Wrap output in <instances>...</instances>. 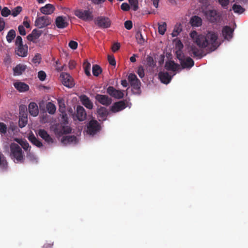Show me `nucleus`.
Segmentation results:
<instances>
[{"instance_id":"obj_27","label":"nucleus","mask_w":248,"mask_h":248,"mask_svg":"<svg viewBox=\"0 0 248 248\" xmlns=\"http://www.w3.org/2000/svg\"><path fill=\"white\" fill-rule=\"evenodd\" d=\"M190 23L192 26L200 27L202 25V20L197 16H194L190 19Z\"/></svg>"},{"instance_id":"obj_54","label":"nucleus","mask_w":248,"mask_h":248,"mask_svg":"<svg viewBox=\"0 0 248 248\" xmlns=\"http://www.w3.org/2000/svg\"><path fill=\"white\" fill-rule=\"evenodd\" d=\"M182 31V29L179 27H175L171 35L173 37H176L178 35L179 33Z\"/></svg>"},{"instance_id":"obj_12","label":"nucleus","mask_w":248,"mask_h":248,"mask_svg":"<svg viewBox=\"0 0 248 248\" xmlns=\"http://www.w3.org/2000/svg\"><path fill=\"white\" fill-rule=\"evenodd\" d=\"M95 98L99 103L106 106H108L112 102L111 98L106 95L97 94Z\"/></svg>"},{"instance_id":"obj_18","label":"nucleus","mask_w":248,"mask_h":248,"mask_svg":"<svg viewBox=\"0 0 248 248\" xmlns=\"http://www.w3.org/2000/svg\"><path fill=\"white\" fill-rule=\"evenodd\" d=\"M233 32V30L228 26H224L222 30V35L224 39L227 40H230L232 38Z\"/></svg>"},{"instance_id":"obj_7","label":"nucleus","mask_w":248,"mask_h":248,"mask_svg":"<svg viewBox=\"0 0 248 248\" xmlns=\"http://www.w3.org/2000/svg\"><path fill=\"white\" fill-rule=\"evenodd\" d=\"M101 129V126L99 123L95 120H91L87 125V132L89 135H93L98 132Z\"/></svg>"},{"instance_id":"obj_58","label":"nucleus","mask_w":248,"mask_h":248,"mask_svg":"<svg viewBox=\"0 0 248 248\" xmlns=\"http://www.w3.org/2000/svg\"><path fill=\"white\" fill-rule=\"evenodd\" d=\"M120 47V44L119 43H114L111 47L113 52H115L119 49Z\"/></svg>"},{"instance_id":"obj_17","label":"nucleus","mask_w":248,"mask_h":248,"mask_svg":"<svg viewBox=\"0 0 248 248\" xmlns=\"http://www.w3.org/2000/svg\"><path fill=\"white\" fill-rule=\"evenodd\" d=\"M182 67L183 69H190L194 64V61L189 57L185 58L180 62Z\"/></svg>"},{"instance_id":"obj_33","label":"nucleus","mask_w":248,"mask_h":248,"mask_svg":"<svg viewBox=\"0 0 248 248\" xmlns=\"http://www.w3.org/2000/svg\"><path fill=\"white\" fill-rule=\"evenodd\" d=\"M15 140L22 147V148L25 150H28L29 148H31L29 146V144L26 140H19L18 139H16Z\"/></svg>"},{"instance_id":"obj_2","label":"nucleus","mask_w":248,"mask_h":248,"mask_svg":"<svg viewBox=\"0 0 248 248\" xmlns=\"http://www.w3.org/2000/svg\"><path fill=\"white\" fill-rule=\"evenodd\" d=\"M10 157L16 163L22 162L24 155L22 149L16 143H12L10 145Z\"/></svg>"},{"instance_id":"obj_55","label":"nucleus","mask_w":248,"mask_h":248,"mask_svg":"<svg viewBox=\"0 0 248 248\" xmlns=\"http://www.w3.org/2000/svg\"><path fill=\"white\" fill-rule=\"evenodd\" d=\"M78 43L74 41H70L69 43V46L72 49H76L78 47Z\"/></svg>"},{"instance_id":"obj_19","label":"nucleus","mask_w":248,"mask_h":248,"mask_svg":"<svg viewBox=\"0 0 248 248\" xmlns=\"http://www.w3.org/2000/svg\"><path fill=\"white\" fill-rule=\"evenodd\" d=\"M55 24L57 27L59 29L65 28L68 25V23L66 20V17L61 16L56 18Z\"/></svg>"},{"instance_id":"obj_47","label":"nucleus","mask_w":248,"mask_h":248,"mask_svg":"<svg viewBox=\"0 0 248 248\" xmlns=\"http://www.w3.org/2000/svg\"><path fill=\"white\" fill-rule=\"evenodd\" d=\"M27 117L19 118L18 124H19V126L20 128L24 127L27 124Z\"/></svg>"},{"instance_id":"obj_57","label":"nucleus","mask_w":248,"mask_h":248,"mask_svg":"<svg viewBox=\"0 0 248 248\" xmlns=\"http://www.w3.org/2000/svg\"><path fill=\"white\" fill-rule=\"evenodd\" d=\"M121 8L124 11H128L130 9V6L127 3H123L121 5Z\"/></svg>"},{"instance_id":"obj_59","label":"nucleus","mask_w":248,"mask_h":248,"mask_svg":"<svg viewBox=\"0 0 248 248\" xmlns=\"http://www.w3.org/2000/svg\"><path fill=\"white\" fill-rule=\"evenodd\" d=\"M15 43L16 45L18 46H23L22 37L20 36H17Z\"/></svg>"},{"instance_id":"obj_6","label":"nucleus","mask_w":248,"mask_h":248,"mask_svg":"<svg viewBox=\"0 0 248 248\" xmlns=\"http://www.w3.org/2000/svg\"><path fill=\"white\" fill-rule=\"evenodd\" d=\"M204 14L206 18L212 23L217 22L220 20V16L217 10H206L204 12Z\"/></svg>"},{"instance_id":"obj_48","label":"nucleus","mask_w":248,"mask_h":248,"mask_svg":"<svg viewBox=\"0 0 248 248\" xmlns=\"http://www.w3.org/2000/svg\"><path fill=\"white\" fill-rule=\"evenodd\" d=\"M41 57L40 54H36L32 59V62L36 64H39L40 62Z\"/></svg>"},{"instance_id":"obj_1","label":"nucleus","mask_w":248,"mask_h":248,"mask_svg":"<svg viewBox=\"0 0 248 248\" xmlns=\"http://www.w3.org/2000/svg\"><path fill=\"white\" fill-rule=\"evenodd\" d=\"M194 42L201 48L208 47L211 51H214L219 46L217 40L218 34L214 31H208L206 35H198L196 31L190 33Z\"/></svg>"},{"instance_id":"obj_35","label":"nucleus","mask_w":248,"mask_h":248,"mask_svg":"<svg viewBox=\"0 0 248 248\" xmlns=\"http://www.w3.org/2000/svg\"><path fill=\"white\" fill-rule=\"evenodd\" d=\"M83 68L84 69V72H85V74L88 77L90 76L91 75V73H90V68H91L90 63L89 62L87 61V60H86L83 63Z\"/></svg>"},{"instance_id":"obj_4","label":"nucleus","mask_w":248,"mask_h":248,"mask_svg":"<svg viewBox=\"0 0 248 248\" xmlns=\"http://www.w3.org/2000/svg\"><path fill=\"white\" fill-rule=\"evenodd\" d=\"M74 14L78 18L85 21H90L93 19V12L90 10L77 9L75 11Z\"/></svg>"},{"instance_id":"obj_3","label":"nucleus","mask_w":248,"mask_h":248,"mask_svg":"<svg viewBox=\"0 0 248 248\" xmlns=\"http://www.w3.org/2000/svg\"><path fill=\"white\" fill-rule=\"evenodd\" d=\"M94 23L99 28L108 29L111 25V21L110 18L105 16H98L94 19Z\"/></svg>"},{"instance_id":"obj_64","label":"nucleus","mask_w":248,"mask_h":248,"mask_svg":"<svg viewBox=\"0 0 248 248\" xmlns=\"http://www.w3.org/2000/svg\"><path fill=\"white\" fill-rule=\"evenodd\" d=\"M76 65V63L74 61H70L69 62V67L71 69H74Z\"/></svg>"},{"instance_id":"obj_9","label":"nucleus","mask_w":248,"mask_h":248,"mask_svg":"<svg viewBox=\"0 0 248 248\" xmlns=\"http://www.w3.org/2000/svg\"><path fill=\"white\" fill-rule=\"evenodd\" d=\"M51 24V20L46 16H43L36 18L35 22V25L39 28H43L46 27Z\"/></svg>"},{"instance_id":"obj_5","label":"nucleus","mask_w":248,"mask_h":248,"mask_svg":"<svg viewBox=\"0 0 248 248\" xmlns=\"http://www.w3.org/2000/svg\"><path fill=\"white\" fill-rule=\"evenodd\" d=\"M71 128L66 125V124H56L54 127V132L57 136L61 137L64 134H67L71 133Z\"/></svg>"},{"instance_id":"obj_15","label":"nucleus","mask_w":248,"mask_h":248,"mask_svg":"<svg viewBox=\"0 0 248 248\" xmlns=\"http://www.w3.org/2000/svg\"><path fill=\"white\" fill-rule=\"evenodd\" d=\"M97 113L99 121H105L108 115V111L106 108L100 106L97 108Z\"/></svg>"},{"instance_id":"obj_28","label":"nucleus","mask_w":248,"mask_h":248,"mask_svg":"<svg viewBox=\"0 0 248 248\" xmlns=\"http://www.w3.org/2000/svg\"><path fill=\"white\" fill-rule=\"evenodd\" d=\"M165 67L168 70L175 71L178 67V65L173 61H168L166 62Z\"/></svg>"},{"instance_id":"obj_41","label":"nucleus","mask_w":248,"mask_h":248,"mask_svg":"<svg viewBox=\"0 0 248 248\" xmlns=\"http://www.w3.org/2000/svg\"><path fill=\"white\" fill-rule=\"evenodd\" d=\"M0 166L3 169H6L7 167L6 158L1 154H0Z\"/></svg>"},{"instance_id":"obj_8","label":"nucleus","mask_w":248,"mask_h":248,"mask_svg":"<svg viewBox=\"0 0 248 248\" xmlns=\"http://www.w3.org/2000/svg\"><path fill=\"white\" fill-rule=\"evenodd\" d=\"M60 78L62 84L66 87L71 88L75 85V83L72 77L66 73H62L60 75Z\"/></svg>"},{"instance_id":"obj_24","label":"nucleus","mask_w":248,"mask_h":248,"mask_svg":"<svg viewBox=\"0 0 248 248\" xmlns=\"http://www.w3.org/2000/svg\"><path fill=\"white\" fill-rule=\"evenodd\" d=\"M159 77L161 81L166 84L169 83L171 79V77L168 72H159Z\"/></svg>"},{"instance_id":"obj_20","label":"nucleus","mask_w":248,"mask_h":248,"mask_svg":"<svg viewBox=\"0 0 248 248\" xmlns=\"http://www.w3.org/2000/svg\"><path fill=\"white\" fill-rule=\"evenodd\" d=\"M86 115L87 114L84 108L80 106H78L76 114L78 119L80 121H84L86 118Z\"/></svg>"},{"instance_id":"obj_60","label":"nucleus","mask_w":248,"mask_h":248,"mask_svg":"<svg viewBox=\"0 0 248 248\" xmlns=\"http://www.w3.org/2000/svg\"><path fill=\"white\" fill-rule=\"evenodd\" d=\"M18 30L19 33L21 35H26V31L25 30V28L22 25H19L18 27Z\"/></svg>"},{"instance_id":"obj_26","label":"nucleus","mask_w":248,"mask_h":248,"mask_svg":"<svg viewBox=\"0 0 248 248\" xmlns=\"http://www.w3.org/2000/svg\"><path fill=\"white\" fill-rule=\"evenodd\" d=\"M81 101L82 104L87 108L91 109L93 108V104L90 98L86 95H83L81 96Z\"/></svg>"},{"instance_id":"obj_22","label":"nucleus","mask_w":248,"mask_h":248,"mask_svg":"<svg viewBox=\"0 0 248 248\" xmlns=\"http://www.w3.org/2000/svg\"><path fill=\"white\" fill-rule=\"evenodd\" d=\"M55 8L54 6L51 4H46L45 6L40 8L41 12L45 15H50L52 14Z\"/></svg>"},{"instance_id":"obj_30","label":"nucleus","mask_w":248,"mask_h":248,"mask_svg":"<svg viewBox=\"0 0 248 248\" xmlns=\"http://www.w3.org/2000/svg\"><path fill=\"white\" fill-rule=\"evenodd\" d=\"M29 140L33 145H35L37 147L40 148L43 146L42 143L39 140L33 135H30L29 137Z\"/></svg>"},{"instance_id":"obj_25","label":"nucleus","mask_w":248,"mask_h":248,"mask_svg":"<svg viewBox=\"0 0 248 248\" xmlns=\"http://www.w3.org/2000/svg\"><path fill=\"white\" fill-rule=\"evenodd\" d=\"M29 112L33 116H36L39 113L37 105L34 102H31L29 105Z\"/></svg>"},{"instance_id":"obj_52","label":"nucleus","mask_w":248,"mask_h":248,"mask_svg":"<svg viewBox=\"0 0 248 248\" xmlns=\"http://www.w3.org/2000/svg\"><path fill=\"white\" fill-rule=\"evenodd\" d=\"M137 73L140 78H142L144 76V70L142 66L138 67Z\"/></svg>"},{"instance_id":"obj_40","label":"nucleus","mask_w":248,"mask_h":248,"mask_svg":"<svg viewBox=\"0 0 248 248\" xmlns=\"http://www.w3.org/2000/svg\"><path fill=\"white\" fill-rule=\"evenodd\" d=\"M136 38L139 44L143 45L145 42V39L143 37L141 32H137L136 34Z\"/></svg>"},{"instance_id":"obj_23","label":"nucleus","mask_w":248,"mask_h":248,"mask_svg":"<svg viewBox=\"0 0 248 248\" xmlns=\"http://www.w3.org/2000/svg\"><path fill=\"white\" fill-rule=\"evenodd\" d=\"M15 88L20 92H24L29 90V86L22 82H16L14 83Z\"/></svg>"},{"instance_id":"obj_11","label":"nucleus","mask_w":248,"mask_h":248,"mask_svg":"<svg viewBox=\"0 0 248 248\" xmlns=\"http://www.w3.org/2000/svg\"><path fill=\"white\" fill-rule=\"evenodd\" d=\"M126 100H122L116 102L111 106L110 110L114 113H116L123 110L127 107Z\"/></svg>"},{"instance_id":"obj_45","label":"nucleus","mask_w":248,"mask_h":248,"mask_svg":"<svg viewBox=\"0 0 248 248\" xmlns=\"http://www.w3.org/2000/svg\"><path fill=\"white\" fill-rule=\"evenodd\" d=\"M7 127L6 125L2 123H0V134L2 135H5L7 133Z\"/></svg>"},{"instance_id":"obj_39","label":"nucleus","mask_w":248,"mask_h":248,"mask_svg":"<svg viewBox=\"0 0 248 248\" xmlns=\"http://www.w3.org/2000/svg\"><path fill=\"white\" fill-rule=\"evenodd\" d=\"M146 61L147 65L151 67H154L156 65V62L154 61V58L150 56H148L146 57Z\"/></svg>"},{"instance_id":"obj_46","label":"nucleus","mask_w":248,"mask_h":248,"mask_svg":"<svg viewBox=\"0 0 248 248\" xmlns=\"http://www.w3.org/2000/svg\"><path fill=\"white\" fill-rule=\"evenodd\" d=\"M1 15L3 17H7L11 15V11L7 7H4L1 11Z\"/></svg>"},{"instance_id":"obj_49","label":"nucleus","mask_w":248,"mask_h":248,"mask_svg":"<svg viewBox=\"0 0 248 248\" xmlns=\"http://www.w3.org/2000/svg\"><path fill=\"white\" fill-rule=\"evenodd\" d=\"M108 60L109 62V63L112 65V66H115L116 65V61L115 59L114 58V57L112 55H108Z\"/></svg>"},{"instance_id":"obj_62","label":"nucleus","mask_w":248,"mask_h":248,"mask_svg":"<svg viewBox=\"0 0 248 248\" xmlns=\"http://www.w3.org/2000/svg\"><path fill=\"white\" fill-rule=\"evenodd\" d=\"M5 22L3 18L0 17V31H1L4 29Z\"/></svg>"},{"instance_id":"obj_61","label":"nucleus","mask_w":248,"mask_h":248,"mask_svg":"<svg viewBox=\"0 0 248 248\" xmlns=\"http://www.w3.org/2000/svg\"><path fill=\"white\" fill-rule=\"evenodd\" d=\"M183 44L180 40H178L176 43V48L177 50H182L183 48Z\"/></svg>"},{"instance_id":"obj_21","label":"nucleus","mask_w":248,"mask_h":248,"mask_svg":"<svg viewBox=\"0 0 248 248\" xmlns=\"http://www.w3.org/2000/svg\"><path fill=\"white\" fill-rule=\"evenodd\" d=\"M61 142L64 145L68 144L74 143L76 144L77 142V138L76 136H65L63 137L61 140Z\"/></svg>"},{"instance_id":"obj_31","label":"nucleus","mask_w":248,"mask_h":248,"mask_svg":"<svg viewBox=\"0 0 248 248\" xmlns=\"http://www.w3.org/2000/svg\"><path fill=\"white\" fill-rule=\"evenodd\" d=\"M16 53L19 56L25 57L27 55V49L23 46H18V48L16 50Z\"/></svg>"},{"instance_id":"obj_13","label":"nucleus","mask_w":248,"mask_h":248,"mask_svg":"<svg viewBox=\"0 0 248 248\" xmlns=\"http://www.w3.org/2000/svg\"><path fill=\"white\" fill-rule=\"evenodd\" d=\"M107 92L110 96L117 99H121L124 95L122 91L116 90L112 86H109L107 90Z\"/></svg>"},{"instance_id":"obj_16","label":"nucleus","mask_w":248,"mask_h":248,"mask_svg":"<svg viewBox=\"0 0 248 248\" xmlns=\"http://www.w3.org/2000/svg\"><path fill=\"white\" fill-rule=\"evenodd\" d=\"M38 135L45 140L47 143H52L54 141L53 139L47 133L45 129H39L38 131Z\"/></svg>"},{"instance_id":"obj_32","label":"nucleus","mask_w":248,"mask_h":248,"mask_svg":"<svg viewBox=\"0 0 248 248\" xmlns=\"http://www.w3.org/2000/svg\"><path fill=\"white\" fill-rule=\"evenodd\" d=\"M46 109L49 114H53L55 113L56 111V106L53 103L51 102H48L46 105Z\"/></svg>"},{"instance_id":"obj_63","label":"nucleus","mask_w":248,"mask_h":248,"mask_svg":"<svg viewBox=\"0 0 248 248\" xmlns=\"http://www.w3.org/2000/svg\"><path fill=\"white\" fill-rule=\"evenodd\" d=\"M219 4L223 7H226L229 4V0H218Z\"/></svg>"},{"instance_id":"obj_36","label":"nucleus","mask_w":248,"mask_h":248,"mask_svg":"<svg viewBox=\"0 0 248 248\" xmlns=\"http://www.w3.org/2000/svg\"><path fill=\"white\" fill-rule=\"evenodd\" d=\"M167 29V24L165 22L158 23V32L161 35L165 34Z\"/></svg>"},{"instance_id":"obj_44","label":"nucleus","mask_w":248,"mask_h":248,"mask_svg":"<svg viewBox=\"0 0 248 248\" xmlns=\"http://www.w3.org/2000/svg\"><path fill=\"white\" fill-rule=\"evenodd\" d=\"M129 3L132 7L134 11H136L139 9V3L138 0H128Z\"/></svg>"},{"instance_id":"obj_10","label":"nucleus","mask_w":248,"mask_h":248,"mask_svg":"<svg viewBox=\"0 0 248 248\" xmlns=\"http://www.w3.org/2000/svg\"><path fill=\"white\" fill-rule=\"evenodd\" d=\"M187 49L188 53L191 57L201 59L203 56L202 51L200 50L194 45L190 46Z\"/></svg>"},{"instance_id":"obj_37","label":"nucleus","mask_w":248,"mask_h":248,"mask_svg":"<svg viewBox=\"0 0 248 248\" xmlns=\"http://www.w3.org/2000/svg\"><path fill=\"white\" fill-rule=\"evenodd\" d=\"M92 71L93 75L95 77H97L102 72V69L99 65L95 64L93 65Z\"/></svg>"},{"instance_id":"obj_42","label":"nucleus","mask_w":248,"mask_h":248,"mask_svg":"<svg viewBox=\"0 0 248 248\" xmlns=\"http://www.w3.org/2000/svg\"><path fill=\"white\" fill-rule=\"evenodd\" d=\"M22 11V7L18 6L13 9H12L11 11V15L13 16L14 17H16L17 16H18L21 12Z\"/></svg>"},{"instance_id":"obj_14","label":"nucleus","mask_w":248,"mask_h":248,"mask_svg":"<svg viewBox=\"0 0 248 248\" xmlns=\"http://www.w3.org/2000/svg\"><path fill=\"white\" fill-rule=\"evenodd\" d=\"M42 32V31L35 29L32 30L31 33L27 36V39L30 41L36 43V40L40 37Z\"/></svg>"},{"instance_id":"obj_56","label":"nucleus","mask_w":248,"mask_h":248,"mask_svg":"<svg viewBox=\"0 0 248 248\" xmlns=\"http://www.w3.org/2000/svg\"><path fill=\"white\" fill-rule=\"evenodd\" d=\"M128 79L129 81V82H131L132 81H134L138 79L137 78L136 75L134 74H130L128 77Z\"/></svg>"},{"instance_id":"obj_34","label":"nucleus","mask_w":248,"mask_h":248,"mask_svg":"<svg viewBox=\"0 0 248 248\" xmlns=\"http://www.w3.org/2000/svg\"><path fill=\"white\" fill-rule=\"evenodd\" d=\"M16 33L15 30H10L6 36V39L8 43H11L12 40L15 38Z\"/></svg>"},{"instance_id":"obj_29","label":"nucleus","mask_w":248,"mask_h":248,"mask_svg":"<svg viewBox=\"0 0 248 248\" xmlns=\"http://www.w3.org/2000/svg\"><path fill=\"white\" fill-rule=\"evenodd\" d=\"M26 66L22 64L16 65L14 69V73L15 75H20L25 70Z\"/></svg>"},{"instance_id":"obj_50","label":"nucleus","mask_w":248,"mask_h":248,"mask_svg":"<svg viewBox=\"0 0 248 248\" xmlns=\"http://www.w3.org/2000/svg\"><path fill=\"white\" fill-rule=\"evenodd\" d=\"M124 26L126 29L130 30L133 27L132 22L131 20H126L124 23Z\"/></svg>"},{"instance_id":"obj_53","label":"nucleus","mask_w":248,"mask_h":248,"mask_svg":"<svg viewBox=\"0 0 248 248\" xmlns=\"http://www.w3.org/2000/svg\"><path fill=\"white\" fill-rule=\"evenodd\" d=\"M176 57L180 62L181 60L184 59L185 57L183 53L182 50H177L176 52Z\"/></svg>"},{"instance_id":"obj_43","label":"nucleus","mask_w":248,"mask_h":248,"mask_svg":"<svg viewBox=\"0 0 248 248\" xmlns=\"http://www.w3.org/2000/svg\"><path fill=\"white\" fill-rule=\"evenodd\" d=\"M130 83L131 84V86L134 89L137 91H139L140 89V82L139 79L134 81H132Z\"/></svg>"},{"instance_id":"obj_51","label":"nucleus","mask_w":248,"mask_h":248,"mask_svg":"<svg viewBox=\"0 0 248 248\" xmlns=\"http://www.w3.org/2000/svg\"><path fill=\"white\" fill-rule=\"evenodd\" d=\"M38 78L41 81H44L46 78V74L43 71H40L38 73Z\"/></svg>"},{"instance_id":"obj_38","label":"nucleus","mask_w":248,"mask_h":248,"mask_svg":"<svg viewBox=\"0 0 248 248\" xmlns=\"http://www.w3.org/2000/svg\"><path fill=\"white\" fill-rule=\"evenodd\" d=\"M232 10L235 13L242 14L245 11V9L241 5L234 4L232 6Z\"/></svg>"}]
</instances>
